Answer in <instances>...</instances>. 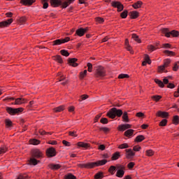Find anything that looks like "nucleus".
I'll list each match as a JSON object with an SVG mask.
<instances>
[{
    "mask_svg": "<svg viewBox=\"0 0 179 179\" xmlns=\"http://www.w3.org/2000/svg\"><path fill=\"white\" fill-rule=\"evenodd\" d=\"M107 163V159H101L96 161L95 162H87L86 164H78L77 167L80 169H94L95 167H99L100 166H104Z\"/></svg>",
    "mask_w": 179,
    "mask_h": 179,
    "instance_id": "1",
    "label": "nucleus"
},
{
    "mask_svg": "<svg viewBox=\"0 0 179 179\" xmlns=\"http://www.w3.org/2000/svg\"><path fill=\"white\" fill-rule=\"evenodd\" d=\"M117 170L116 173V177H118L119 178H122L124 177V174H125V167L124 166L117 164L116 166H113V171H115Z\"/></svg>",
    "mask_w": 179,
    "mask_h": 179,
    "instance_id": "2",
    "label": "nucleus"
},
{
    "mask_svg": "<svg viewBox=\"0 0 179 179\" xmlns=\"http://www.w3.org/2000/svg\"><path fill=\"white\" fill-rule=\"evenodd\" d=\"M162 32L163 34H165L166 37H170L171 36H173V37H178L179 36L178 31L173 30L170 31L167 28L162 29Z\"/></svg>",
    "mask_w": 179,
    "mask_h": 179,
    "instance_id": "3",
    "label": "nucleus"
},
{
    "mask_svg": "<svg viewBox=\"0 0 179 179\" xmlns=\"http://www.w3.org/2000/svg\"><path fill=\"white\" fill-rule=\"evenodd\" d=\"M23 108H13L10 107L6 108V111L10 115H15V114H19V113H23Z\"/></svg>",
    "mask_w": 179,
    "mask_h": 179,
    "instance_id": "4",
    "label": "nucleus"
},
{
    "mask_svg": "<svg viewBox=\"0 0 179 179\" xmlns=\"http://www.w3.org/2000/svg\"><path fill=\"white\" fill-rule=\"evenodd\" d=\"M95 76L96 78L106 76V70L104 69V67L101 66H97L96 69Z\"/></svg>",
    "mask_w": 179,
    "mask_h": 179,
    "instance_id": "5",
    "label": "nucleus"
},
{
    "mask_svg": "<svg viewBox=\"0 0 179 179\" xmlns=\"http://www.w3.org/2000/svg\"><path fill=\"white\" fill-rule=\"evenodd\" d=\"M71 38L66 37L65 38H61V39H57L53 41L52 45H61V44H65V43H68V41H70Z\"/></svg>",
    "mask_w": 179,
    "mask_h": 179,
    "instance_id": "6",
    "label": "nucleus"
},
{
    "mask_svg": "<svg viewBox=\"0 0 179 179\" xmlns=\"http://www.w3.org/2000/svg\"><path fill=\"white\" fill-rule=\"evenodd\" d=\"M87 31H89V27H81L76 31V34H77L78 37H83V36H85Z\"/></svg>",
    "mask_w": 179,
    "mask_h": 179,
    "instance_id": "7",
    "label": "nucleus"
},
{
    "mask_svg": "<svg viewBox=\"0 0 179 179\" xmlns=\"http://www.w3.org/2000/svg\"><path fill=\"white\" fill-rule=\"evenodd\" d=\"M46 156L47 157H55L57 156V150L55 148L51 147L46 150Z\"/></svg>",
    "mask_w": 179,
    "mask_h": 179,
    "instance_id": "8",
    "label": "nucleus"
},
{
    "mask_svg": "<svg viewBox=\"0 0 179 179\" xmlns=\"http://www.w3.org/2000/svg\"><path fill=\"white\" fill-rule=\"evenodd\" d=\"M32 157H35L36 159H40L41 157H43L44 156V154H43V152H41L38 149H34L31 150Z\"/></svg>",
    "mask_w": 179,
    "mask_h": 179,
    "instance_id": "9",
    "label": "nucleus"
},
{
    "mask_svg": "<svg viewBox=\"0 0 179 179\" xmlns=\"http://www.w3.org/2000/svg\"><path fill=\"white\" fill-rule=\"evenodd\" d=\"M13 23V18H10L7 20L2 21L0 22V29H3L5 27H9L10 24Z\"/></svg>",
    "mask_w": 179,
    "mask_h": 179,
    "instance_id": "10",
    "label": "nucleus"
},
{
    "mask_svg": "<svg viewBox=\"0 0 179 179\" xmlns=\"http://www.w3.org/2000/svg\"><path fill=\"white\" fill-rule=\"evenodd\" d=\"M171 60L170 59H166L164 60V64L158 67V72H162L165 68H167L170 65Z\"/></svg>",
    "mask_w": 179,
    "mask_h": 179,
    "instance_id": "11",
    "label": "nucleus"
},
{
    "mask_svg": "<svg viewBox=\"0 0 179 179\" xmlns=\"http://www.w3.org/2000/svg\"><path fill=\"white\" fill-rule=\"evenodd\" d=\"M27 99L24 98H17L15 99V101L14 103H12V104H15V106H20L22 104H26L27 103Z\"/></svg>",
    "mask_w": 179,
    "mask_h": 179,
    "instance_id": "12",
    "label": "nucleus"
},
{
    "mask_svg": "<svg viewBox=\"0 0 179 179\" xmlns=\"http://www.w3.org/2000/svg\"><path fill=\"white\" fill-rule=\"evenodd\" d=\"M113 8H117V12H122L124 10V6L120 1H113Z\"/></svg>",
    "mask_w": 179,
    "mask_h": 179,
    "instance_id": "13",
    "label": "nucleus"
},
{
    "mask_svg": "<svg viewBox=\"0 0 179 179\" xmlns=\"http://www.w3.org/2000/svg\"><path fill=\"white\" fill-rule=\"evenodd\" d=\"M123 113L121 109H117L116 108H113V118H115V117H121Z\"/></svg>",
    "mask_w": 179,
    "mask_h": 179,
    "instance_id": "14",
    "label": "nucleus"
},
{
    "mask_svg": "<svg viewBox=\"0 0 179 179\" xmlns=\"http://www.w3.org/2000/svg\"><path fill=\"white\" fill-rule=\"evenodd\" d=\"M68 62L70 65V66H73V68H76L78 65H79L78 63V59L77 58H70L68 60Z\"/></svg>",
    "mask_w": 179,
    "mask_h": 179,
    "instance_id": "15",
    "label": "nucleus"
},
{
    "mask_svg": "<svg viewBox=\"0 0 179 179\" xmlns=\"http://www.w3.org/2000/svg\"><path fill=\"white\" fill-rule=\"evenodd\" d=\"M34 2H36V0H21L20 3L24 5V6H30L32 3H34Z\"/></svg>",
    "mask_w": 179,
    "mask_h": 179,
    "instance_id": "16",
    "label": "nucleus"
},
{
    "mask_svg": "<svg viewBox=\"0 0 179 179\" xmlns=\"http://www.w3.org/2000/svg\"><path fill=\"white\" fill-rule=\"evenodd\" d=\"M50 5L54 8H58L62 5V1L61 0H50Z\"/></svg>",
    "mask_w": 179,
    "mask_h": 179,
    "instance_id": "17",
    "label": "nucleus"
},
{
    "mask_svg": "<svg viewBox=\"0 0 179 179\" xmlns=\"http://www.w3.org/2000/svg\"><path fill=\"white\" fill-rule=\"evenodd\" d=\"M48 167L50 170L56 171V170H59L62 166L59 164H50L48 165Z\"/></svg>",
    "mask_w": 179,
    "mask_h": 179,
    "instance_id": "18",
    "label": "nucleus"
},
{
    "mask_svg": "<svg viewBox=\"0 0 179 179\" xmlns=\"http://www.w3.org/2000/svg\"><path fill=\"white\" fill-rule=\"evenodd\" d=\"M77 146L78 148H84V149H89L90 148V143L80 141L77 143Z\"/></svg>",
    "mask_w": 179,
    "mask_h": 179,
    "instance_id": "19",
    "label": "nucleus"
},
{
    "mask_svg": "<svg viewBox=\"0 0 179 179\" xmlns=\"http://www.w3.org/2000/svg\"><path fill=\"white\" fill-rule=\"evenodd\" d=\"M74 1L75 0H66V1L62 3V8L63 9H66V8H68V6H70L71 3H73Z\"/></svg>",
    "mask_w": 179,
    "mask_h": 179,
    "instance_id": "20",
    "label": "nucleus"
},
{
    "mask_svg": "<svg viewBox=\"0 0 179 179\" xmlns=\"http://www.w3.org/2000/svg\"><path fill=\"white\" fill-rule=\"evenodd\" d=\"M5 125L6 128H7L8 129H10V128L13 127V122H12V120H10V119H6Z\"/></svg>",
    "mask_w": 179,
    "mask_h": 179,
    "instance_id": "21",
    "label": "nucleus"
},
{
    "mask_svg": "<svg viewBox=\"0 0 179 179\" xmlns=\"http://www.w3.org/2000/svg\"><path fill=\"white\" fill-rule=\"evenodd\" d=\"M18 24H24L26 22H27V17H21L19 19L17 20Z\"/></svg>",
    "mask_w": 179,
    "mask_h": 179,
    "instance_id": "22",
    "label": "nucleus"
},
{
    "mask_svg": "<svg viewBox=\"0 0 179 179\" xmlns=\"http://www.w3.org/2000/svg\"><path fill=\"white\" fill-rule=\"evenodd\" d=\"M129 128H131V124H125L119 126V129L120 131H125V129H129Z\"/></svg>",
    "mask_w": 179,
    "mask_h": 179,
    "instance_id": "23",
    "label": "nucleus"
},
{
    "mask_svg": "<svg viewBox=\"0 0 179 179\" xmlns=\"http://www.w3.org/2000/svg\"><path fill=\"white\" fill-rule=\"evenodd\" d=\"M129 15L131 19H136V17L139 16V13L137 11H131L129 13Z\"/></svg>",
    "mask_w": 179,
    "mask_h": 179,
    "instance_id": "24",
    "label": "nucleus"
},
{
    "mask_svg": "<svg viewBox=\"0 0 179 179\" xmlns=\"http://www.w3.org/2000/svg\"><path fill=\"white\" fill-rule=\"evenodd\" d=\"M54 61H56L59 64H62L64 62V60H62V57L60 55H56L52 57Z\"/></svg>",
    "mask_w": 179,
    "mask_h": 179,
    "instance_id": "25",
    "label": "nucleus"
},
{
    "mask_svg": "<svg viewBox=\"0 0 179 179\" xmlns=\"http://www.w3.org/2000/svg\"><path fill=\"white\" fill-rule=\"evenodd\" d=\"M157 116L158 117H162V118H166V117H169V113L158 111L157 112Z\"/></svg>",
    "mask_w": 179,
    "mask_h": 179,
    "instance_id": "26",
    "label": "nucleus"
},
{
    "mask_svg": "<svg viewBox=\"0 0 179 179\" xmlns=\"http://www.w3.org/2000/svg\"><path fill=\"white\" fill-rule=\"evenodd\" d=\"M103 178H104V173H103V172H98L94 176V179H102Z\"/></svg>",
    "mask_w": 179,
    "mask_h": 179,
    "instance_id": "27",
    "label": "nucleus"
},
{
    "mask_svg": "<svg viewBox=\"0 0 179 179\" xmlns=\"http://www.w3.org/2000/svg\"><path fill=\"white\" fill-rule=\"evenodd\" d=\"M126 152L127 153L128 159H131V157L135 156V152H132V149L126 150Z\"/></svg>",
    "mask_w": 179,
    "mask_h": 179,
    "instance_id": "28",
    "label": "nucleus"
},
{
    "mask_svg": "<svg viewBox=\"0 0 179 179\" xmlns=\"http://www.w3.org/2000/svg\"><path fill=\"white\" fill-rule=\"evenodd\" d=\"M143 4V3H142V1H138L136 3H134L132 6L134 9H138V8H141Z\"/></svg>",
    "mask_w": 179,
    "mask_h": 179,
    "instance_id": "29",
    "label": "nucleus"
},
{
    "mask_svg": "<svg viewBox=\"0 0 179 179\" xmlns=\"http://www.w3.org/2000/svg\"><path fill=\"white\" fill-rule=\"evenodd\" d=\"M29 143H30V145H40L41 141H40V140L34 138V139L29 140Z\"/></svg>",
    "mask_w": 179,
    "mask_h": 179,
    "instance_id": "30",
    "label": "nucleus"
},
{
    "mask_svg": "<svg viewBox=\"0 0 179 179\" xmlns=\"http://www.w3.org/2000/svg\"><path fill=\"white\" fill-rule=\"evenodd\" d=\"M125 46L127 51H130V52H132V48H131V45H129V41H128V39L125 40Z\"/></svg>",
    "mask_w": 179,
    "mask_h": 179,
    "instance_id": "31",
    "label": "nucleus"
},
{
    "mask_svg": "<svg viewBox=\"0 0 179 179\" xmlns=\"http://www.w3.org/2000/svg\"><path fill=\"white\" fill-rule=\"evenodd\" d=\"M121 157V155L119 152H116L113 155V160H118L120 157Z\"/></svg>",
    "mask_w": 179,
    "mask_h": 179,
    "instance_id": "32",
    "label": "nucleus"
},
{
    "mask_svg": "<svg viewBox=\"0 0 179 179\" xmlns=\"http://www.w3.org/2000/svg\"><path fill=\"white\" fill-rule=\"evenodd\" d=\"M122 120L125 122H129V119L128 118V113L124 112L122 115Z\"/></svg>",
    "mask_w": 179,
    "mask_h": 179,
    "instance_id": "33",
    "label": "nucleus"
},
{
    "mask_svg": "<svg viewBox=\"0 0 179 179\" xmlns=\"http://www.w3.org/2000/svg\"><path fill=\"white\" fill-rule=\"evenodd\" d=\"M164 54H166L168 57H173V55H176L174 52L170 50H164Z\"/></svg>",
    "mask_w": 179,
    "mask_h": 179,
    "instance_id": "34",
    "label": "nucleus"
},
{
    "mask_svg": "<svg viewBox=\"0 0 179 179\" xmlns=\"http://www.w3.org/2000/svg\"><path fill=\"white\" fill-rule=\"evenodd\" d=\"M142 141H145V136H143V135L138 136L135 138V142H142Z\"/></svg>",
    "mask_w": 179,
    "mask_h": 179,
    "instance_id": "35",
    "label": "nucleus"
},
{
    "mask_svg": "<svg viewBox=\"0 0 179 179\" xmlns=\"http://www.w3.org/2000/svg\"><path fill=\"white\" fill-rule=\"evenodd\" d=\"M134 134V129H128L124 132L125 136H132Z\"/></svg>",
    "mask_w": 179,
    "mask_h": 179,
    "instance_id": "36",
    "label": "nucleus"
},
{
    "mask_svg": "<svg viewBox=\"0 0 179 179\" xmlns=\"http://www.w3.org/2000/svg\"><path fill=\"white\" fill-rule=\"evenodd\" d=\"M155 83L159 86V87H164V83L163 81L159 80V79H155Z\"/></svg>",
    "mask_w": 179,
    "mask_h": 179,
    "instance_id": "37",
    "label": "nucleus"
},
{
    "mask_svg": "<svg viewBox=\"0 0 179 179\" xmlns=\"http://www.w3.org/2000/svg\"><path fill=\"white\" fill-rule=\"evenodd\" d=\"M53 110H54L55 113H61V111H64V108L63 106H60L57 108H54Z\"/></svg>",
    "mask_w": 179,
    "mask_h": 179,
    "instance_id": "38",
    "label": "nucleus"
},
{
    "mask_svg": "<svg viewBox=\"0 0 179 179\" xmlns=\"http://www.w3.org/2000/svg\"><path fill=\"white\" fill-rule=\"evenodd\" d=\"M64 179H76V176L72 173H68L64 176Z\"/></svg>",
    "mask_w": 179,
    "mask_h": 179,
    "instance_id": "39",
    "label": "nucleus"
},
{
    "mask_svg": "<svg viewBox=\"0 0 179 179\" xmlns=\"http://www.w3.org/2000/svg\"><path fill=\"white\" fill-rule=\"evenodd\" d=\"M38 160H36V158H31L30 160H29V162L31 164H33V166H36V164H38Z\"/></svg>",
    "mask_w": 179,
    "mask_h": 179,
    "instance_id": "40",
    "label": "nucleus"
},
{
    "mask_svg": "<svg viewBox=\"0 0 179 179\" xmlns=\"http://www.w3.org/2000/svg\"><path fill=\"white\" fill-rule=\"evenodd\" d=\"M131 37L135 41H137V43H141V39H139V36L136 35V34H133Z\"/></svg>",
    "mask_w": 179,
    "mask_h": 179,
    "instance_id": "41",
    "label": "nucleus"
},
{
    "mask_svg": "<svg viewBox=\"0 0 179 179\" xmlns=\"http://www.w3.org/2000/svg\"><path fill=\"white\" fill-rule=\"evenodd\" d=\"M8 152V148L6 146H3L0 148V155H3V153H6Z\"/></svg>",
    "mask_w": 179,
    "mask_h": 179,
    "instance_id": "42",
    "label": "nucleus"
},
{
    "mask_svg": "<svg viewBox=\"0 0 179 179\" xmlns=\"http://www.w3.org/2000/svg\"><path fill=\"white\" fill-rule=\"evenodd\" d=\"M173 122L175 125H178L179 124V117L178 115H175L173 117Z\"/></svg>",
    "mask_w": 179,
    "mask_h": 179,
    "instance_id": "43",
    "label": "nucleus"
},
{
    "mask_svg": "<svg viewBox=\"0 0 179 179\" xmlns=\"http://www.w3.org/2000/svg\"><path fill=\"white\" fill-rule=\"evenodd\" d=\"M60 53L64 56V57H69V52L66 50H60Z\"/></svg>",
    "mask_w": 179,
    "mask_h": 179,
    "instance_id": "44",
    "label": "nucleus"
},
{
    "mask_svg": "<svg viewBox=\"0 0 179 179\" xmlns=\"http://www.w3.org/2000/svg\"><path fill=\"white\" fill-rule=\"evenodd\" d=\"M95 20L97 23H99L100 24L104 23V18L103 17H97L95 18Z\"/></svg>",
    "mask_w": 179,
    "mask_h": 179,
    "instance_id": "45",
    "label": "nucleus"
},
{
    "mask_svg": "<svg viewBox=\"0 0 179 179\" xmlns=\"http://www.w3.org/2000/svg\"><path fill=\"white\" fill-rule=\"evenodd\" d=\"M120 16L122 19H126L127 16H128V10H124L122 13H121Z\"/></svg>",
    "mask_w": 179,
    "mask_h": 179,
    "instance_id": "46",
    "label": "nucleus"
},
{
    "mask_svg": "<svg viewBox=\"0 0 179 179\" xmlns=\"http://www.w3.org/2000/svg\"><path fill=\"white\" fill-rule=\"evenodd\" d=\"M101 115H103V113H99V114L96 115L94 119V122H98L99 120H100V118H101Z\"/></svg>",
    "mask_w": 179,
    "mask_h": 179,
    "instance_id": "47",
    "label": "nucleus"
},
{
    "mask_svg": "<svg viewBox=\"0 0 179 179\" xmlns=\"http://www.w3.org/2000/svg\"><path fill=\"white\" fill-rule=\"evenodd\" d=\"M152 100H154V101H159V100H160V99H162V96L160 95H155L152 96Z\"/></svg>",
    "mask_w": 179,
    "mask_h": 179,
    "instance_id": "48",
    "label": "nucleus"
},
{
    "mask_svg": "<svg viewBox=\"0 0 179 179\" xmlns=\"http://www.w3.org/2000/svg\"><path fill=\"white\" fill-rule=\"evenodd\" d=\"M99 131H103L105 134L110 132V129L108 127H99Z\"/></svg>",
    "mask_w": 179,
    "mask_h": 179,
    "instance_id": "49",
    "label": "nucleus"
},
{
    "mask_svg": "<svg viewBox=\"0 0 179 179\" xmlns=\"http://www.w3.org/2000/svg\"><path fill=\"white\" fill-rule=\"evenodd\" d=\"M87 66L88 68L87 69L88 72L93 71V64H92V63H87Z\"/></svg>",
    "mask_w": 179,
    "mask_h": 179,
    "instance_id": "50",
    "label": "nucleus"
},
{
    "mask_svg": "<svg viewBox=\"0 0 179 179\" xmlns=\"http://www.w3.org/2000/svg\"><path fill=\"white\" fill-rule=\"evenodd\" d=\"M100 122H101V124H108V119H107L106 117H102L100 120Z\"/></svg>",
    "mask_w": 179,
    "mask_h": 179,
    "instance_id": "51",
    "label": "nucleus"
},
{
    "mask_svg": "<svg viewBox=\"0 0 179 179\" xmlns=\"http://www.w3.org/2000/svg\"><path fill=\"white\" fill-rule=\"evenodd\" d=\"M166 124H167V120H166V119L162 120L159 122L160 127H166Z\"/></svg>",
    "mask_w": 179,
    "mask_h": 179,
    "instance_id": "52",
    "label": "nucleus"
},
{
    "mask_svg": "<svg viewBox=\"0 0 179 179\" xmlns=\"http://www.w3.org/2000/svg\"><path fill=\"white\" fill-rule=\"evenodd\" d=\"M38 132H39V134H40V135H51V133H50V132H47V131H44V130H43V129H40L39 131H38Z\"/></svg>",
    "mask_w": 179,
    "mask_h": 179,
    "instance_id": "53",
    "label": "nucleus"
},
{
    "mask_svg": "<svg viewBox=\"0 0 179 179\" xmlns=\"http://www.w3.org/2000/svg\"><path fill=\"white\" fill-rule=\"evenodd\" d=\"M178 69H179V62L174 64L173 67V71H178Z\"/></svg>",
    "mask_w": 179,
    "mask_h": 179,
    "instance_id": "54",
    "label": "nucleus"
},
{
    "mask_svg": "<svg viewBox=\"0 0 179 179\" xmlns=\"http://www.w3.org/2000/svg\"><path fill=\"white\" fill-rule=\"evenodd\" d=\"M69 136H73V138H77L78 136V134L76 133V131H69Z\"/></svg>",
    "mask_w": 179,
    "mask_h": 179,
    "instance_id": "55",
    "label": "nucleus"
},
{
    "mask_svg": "<svg viewBox=\"0 0 179 179\" xmlns=\"http://www.w3.org/2000/svg\"><path fill=\"white\" fill-rule=\"evenodd\" d=\"M145 60L150 65L152 64V61L150 60V57L148 55H145Z\"/></svg>",
    "mask_w": 179,
    "mask_h": 179,
    "instance_id": "56",
    "label": "nucleus"
},
{
    "mask_svg": "<svg viewBox=\"0 0 179 179\" xmlns=\"http://www.w3.org/2000/svg\"><path fill=\"white\" fill-rule=\"evenodd\" d=\"M125 78H129V76L128 74H120L118 76L119 79H125Z\"/></svg>",
    "mask_w": 179,
    "mask_h": 179,
    "instance_id": "57",
    "label": "nucleus"
},
{
    "mask_svg": "<svg viewBox=\"0 0 179 179\" xmlns=\"http://www.w3.org/2000/svg\"><path fill=\"white\" fill-rule=\"evenodd\" d=\"M153 155H155V152H153V150H148L146 151V155L147 156H153Z\"/></svg>",
    "mask_w": 179,
    "mask_h": 179,
    "instance_id": "58",
    "label": "nucleus"
},
{
    "mask_svg": "<svg viewBox=\"0 0 179 179\" xmlns=\"http://www.w3.org/2000/svg\"><path fill=\"white\" fill-rule=\"evenodd\" d=\"M127 148H129V146L127 143L121 144L119 146V149H127Z\"/></svg>",
    "mask_w": 179,
    "mask_h": 179,
    "instance_id": "59",
    "label": "nucleus"
},
{
    "mask_svg": "<svg viewBox=\"0 0 179 179\" xmlns=\"http://www.w3.org/2000/svg\"><path fill=\"white\" fill-rule=\"evenodd\" d=\"M107 117L113 119V108H110L109 112L106 114Z\"/></svg>",
    "mask_w": 179,
    "mask_h": 179,
    "instance_id": "60",
    "label": "nucleus"
},
{
    "mask_svg": "<svg viewBox=\"0 0 179 179\" xmlns=\"http://www.w3.org/2000/svg\"><path fill=\"white\" fill-rule=\"evenodd\" d=\"M141 149H142V148L139 145H135L133 148V150H134V152H139V150H141Z\"/></svg>",
    "mask_w": 179,
    "mask_h": 179,
    "instance_id": "61",
    "label": "nucleus"
},
{
    "mask_svg": "<svg viewBox=\"0 0 179 179\" xmlns=\"http://www.w3.org/2000/svg\"><path fill=\"white\" fill-rule=\"evenodd\" d=\"M86 99H89V95L83 94L81 96V100L80 99L79 101H82L83 100H86Z\"/></svg>",
    "mask_w": 179,
    "mask_h": 179,
    "instance_id": "62",
    "label": "nucleus"
},
{
    "mask_svg": "<svg viewBox=\"0 0 179 179\" xmlns=\"http://www.w3.org/2000/svg\"><path fill=\"white\" fill-rule=\"evenodd\" d=\"M62 143L64 145V146H71V143L66 141V140H63Z\"/></svg>",
    "mask_w": 179,
    "mask_h": 179,
    "instance_id": "63",
    "label": "nucleus"
},
{
    "mask_svg": "<svg viewBox=\"0 0 179 179\" xmlns=\"http://www.w3.org/2000/svg\"><path fill=\"white\" fill-rule=\"evenodd\" d=\"M148 50L149 51H155L156 50V48L152 45H150V46H148Z\"/></svg>",
    "mask_w": 179,
    "mask_h": 179,
    "instance_id": "64",
    "label": "nucleus"
}]
</instances>
